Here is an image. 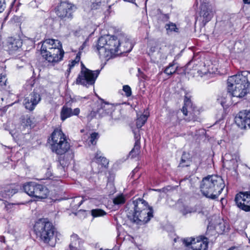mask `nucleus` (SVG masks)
Instances as JSON below:
<instances>
[{
  "label": "nucleus",
  "instance_id": "nucleus-18",
  "mask_svg": "<svg viewBox=\"0 0 250 250\" xmlns=\"http://www.w3.org/2000/svg\"><path fill=\"white\" fill-rule=\"evenodd\" d=\"M109 36H101L97 41L96 45L97 50L100 57L107 58L109 56L108 54H106L105 47L107 44Z\"/></svg>",
  "mask_w": 250,
  "mask_h": 250
},
{
  "label": "nucleus",
  "instance_id": "nucleus-32",
  "mask_svg": "<svg viewBox=\"0 0 250 250\" xmlns=\"http://www.w3.org/2000/svg\"><path fill=\"white\" fill-rule=\"evenodd\" d=\"M177 64V62L175 60H174L167 66L163 69V72L169 77L176 74Z\"/></svg>",
  "mask_w": 250,
  "mask_h": 250
},
{
  "label": "nucleus",
  "instance_id": "nucleus-15",
  "mask_svg": "<svg viewBox=\"0 0 250 250\" xmlns=\"http://www.w3.org/2000/svg\"><path fill=\"white\" fill-rule=\"evenodd\" d=\"M153 217V209L150 210H143L134 211L133 213V221L138 225H143L147 223Z\"/></svg>",
  "mask_w": 250,
  "mask_h": 250
},
{
  "label": "nucleus",
  "instance_id": "nucleus-44",
  "mask_svg": "<svg viewBox=\"0 0 250 250\" xmlns=\"http://www.w3.org/2000/svg\"><path fill=\"white\" fill-rule=\"evenodd\" d=\"M83 199L80 197H76L74 198L71 204L74 208H79L83 204Z\"/></svg>",
  "mask_w": 250,
  "mask_h": 250
},
{
  "label": "nucleus",
  "instance_id": "nucleus-45",
  "mask_svg": "<svg viewBox=\"0 0 250 250\" xmlns=\"http://www.w3.org/2000/svg\"><path fill=\"white\" fill-rule=\"evenodd\" d=\"M36 81V78L34 77H32L29 80L27 81L25 84L26 88L28 89L33 87L35 84Z\"/></svg>",
  "mask_w": 250,
  "mask_h": 250
},
{
  "label": "nucleus",
  "instance_id": "nucleus-33",
  "mask_svg": "<svg viewBox=\"0 0 250 250\" xmlns=\"http://www.w3.org/2000/svg\"><path fill=\"white\" fill-rule=\"evenodd\" d=\"M240 160L239 156L236 155L234 156V158L233 157L230 160H226L225 165H228V167L227 168L229 170H233L234 171L237 170L238 167V162Z\"/></svg>",
  "mask_w": 250,
  "mask_h": 250
},
{
  "label": "nucleus",
  "instance_id": "nucleus-62",
  "mask_svg": "<svg viewBox=\"0 0 250 250\" xmlns=\"http://www.w3.org/2000/svg\"><path fill=\"white\" fill-rule=\"evenodd\" d=\"M137 171V168H135L134 170H132V172L130 173L129 177H130V179L133 178L135 172Z\"/></svg>",
  "mask_w": 250,
  "mask_h": 250
},
{
  "label": "nucleus",
  "instance_id": "nucleus-56",
  "mask_svg": "<svg viewBox=\"0 0 250 250\" xmlns=\"http://www.w3.org/2000/svg\"><path fill=\"white\" fill-rule=\"evenodd\" d=\"M86 43H87V40H85L83 43V44H82V45L79 48V51H80L81 52H82V51L85 47L86 45Z\"/></svg>",
  "mask_w": 250,
  "mask_h": 250
},
{
  "label": "nucleus",
  "instance_id": "nucleus-14",
  "mask_svg": "<svg viewBox=\"0 0 250 250\" xmlns=\"http://www.w3.org/2000/svg\"><path fill=\"white\" fill-rule=\"evenodd\" d=\"M120 44V38L115 36H109L105 47L106 54H108V58L118 55Z\"/></svg>",
  "mask_w": 250,
  "mask_h": 250
},
{
  "label": "nucleus",
  "instance_id": "nucleus-60",
  "mask_svg": "<svg viewBox=\"0 0 250 250\" xmlns=\"http://www.w3.org/2000/svg\"><path fill=\"white\" fill-rule=\"evenodd\" d=\"M137 171V168H135L134 170H132V172L130 173L129 177H130V179L133 178L135 172Z\"/></svg>",
  "mask_w": 250,
  "mask_h": 250
},
{
  "label": "nucleus",
  "instance_id": "nucleus-8",
  "mask_svg": "<svg viewBox=\"0 0 250 250\" xmlns=\"http://www.w3.org/2000/svg\"><path fill=\"white\" fill-rule=\"evenodd\" d=\"M183 243L187 247L191 246L189 250H207L208 246L207 238L202 237L187 238L183 240Z\"/></svg>",
  "mask_w": 250,
  "mask_h": 250
},
{
  "label": "nucleus",
  "instance_id": "nucleus-49",
  "mask_svg": "<svg viewBox=\"0 0 250 250\" xmlns=\"http://www.w3.org/2000/svg\"><path fill=\"white\" fill-rule=\"evenodd\" d=\"M123 90L125 93L126 97H130L132 94V91L130 87L128 85H125L123 86Z\"/></svg>",
  "mask_w": 250,
  "mask_h": 250
},
{
  "label": "nucleus",
  "instance_id": "nucleus-12",
  "mask_svg": "<svg viewBox=\"0 0 250 250\" xmlns=\"http://www.w3.org/2000/svg\"><path fill=\"white\" fill-rule=\"evenodd\" d=\"M234 123L241 129H250V110L240 111L234 117Z\"/></svg>",
  "mask_w": 250,
  "mask_h": 250
},
{
  "label": "nucleus",
  "instance_id": "nucleus-55",
  "mask_svg": "<svg viewBox=\"0 0 250 250\" xmlns=\"http://www.w3.org/2000/svg\"><path fill=\"white\" fill-rule=\"evenodd\" d=\"M81 53L80 51H79V52L77 54L76 56L75 57V60H74L75 62H76L77 63L79 62L81 59Z\"/></svg>",
  "mask_w": 250,
  "mask_h": 250
},
{
  "label": "nucleus",
  "instance_id": "nucleus-54",
  "mask_svg": "<svg viewBox=\"0 0 250 250\" xmlns=\"http://www.w3.org/2000/svg\"><path fill=\"white\" fill-rule=\"evenodd\" d=\"M5 4V0H0V13L3 11Z\"/></svg>",
  "mask_w": 250,
  "mask_h": 250
},
{
  "label": "nucleus",
  "instance_id": "nucleus-27",
  "mask_svg": "<svg viewBox=\"0 0 250 250\" xmlns=\"http://www.w3.org/2000/svg\"><path fill=\"white\" fill-rule=\"evenodd\" d=\"M93 161L96 163L101 165L103 167L105 168L108 167L109 161L103 156L101 151L97 150L95 154Z\"/></svg>",
  "mask_w": 250,
  "mask_h": 250
},
{
  "label": "nucleus",
  "instance_id": "nucleus-35",
  "mask_svg": "<svg viewBox=\"0 0 250 250\" xmlns=\"http://www.w3.org/2000/svg\"><path fill=\"white\" fill-rule=\"evenodd\" d=\"M141 153V144H134L133 147L128 153L127 157L133 159L139 157Z\"/></svg>",
  "mask_w": 250,
  "mask_h": 250
},
{
  "label": "nucleus",
  "instance_id": "nucleus-26",
  "mask_svg": "<svg viewBox=\"0 0 250 250\" xmlns=\"http://www.w3.org/2000/svg\"><path fill=\"white\" fill-rule=\"evenodd\" d=\"M192 163V158L189 152L183 151L179 162L178 167H189Z\"/></svg>",
  "mask_w": 250,
  "mask_h": 250
},
{
  "label": "nucleus",
  "instance_id": "nucleus-40",
  "mask_svg": "<svg viewBox=\"0 0 250 250\" xmlns=\"http://www.w3.org/2000/svg\"><path fill=\"white\" fill-rule=\"evenodd\" d=\"M89 1L91 3L90 9L91 10L99 9L102 3L101 0H89Z\"/></svg>",
  "mask_w": 250,
  "mask_h": 250
},
{
  "label": "nucleus",
  "instance_id": "nucleus-30",
  "mask_svg": "<svg viewBox=\"0 0 250 250\" xmlns=\"http://www.w3.org/2000/svg\"><path fill=\"white\" fill-rule=\"evenodd\" d=\"M74 154L73 153L71 154H64L62 157H60L59 158V164L63 168L68 166L71 160L73 159Z\"/></svg>",
  "mask_w": 250,
  "mask_h": 250
},
{
  "label": "nucleus",
  "instance_id": "nucleus-37",
  "mask_svg": "<svg viewBox=\"0 0 250 250\" xmlns=\"http://www.w3.org/2000/svg\"><path fill=\"white\" fill-rule=\"evenodd\" d=\"M165 28L167 34L172 32L178 33L179 32V28L177 27L176 24L171 21H169L168 23H167L165 26Z\"/></svg>",
  "mask_w": 250,
  "mask_h": 250
},
{
  "label": "nucleus",
  "instance_id": "nucleus-36",
  "mask_svg": "<svg viewBox=\"0 0 250 250\" xmlns=\"http://www.w3.org/2000/svg\"><path fill=\"white\" fill-rule=\"evenodd\" d=\"M129 196L127 194L124 193H120L117 195L113 200V202L114 205H120L125 204Z\"/></svg>",
  "mask_w": 250,
  "mask_h": 250
},
{
  "label": "nucleus",
  "instance_id": "nucleus-58",
  "mask_svg": "<svg viewBox=\"0 0 250 250\" xmlns=\"http://www.w3.org/2000/svg\"><path fill=\"white\" fill-rule=\"evenodd\" d=\"M76 63H77L76 62H75L74 61L72 60L70 62V63H69L68 64V66L72 69L75 65V64Z\"/></svg>",
  "mask_w": 250,
  "mask_h": 250
},
{
  "label": "nucleus",
  "instance_id": "nucleus-17",
  "mask_svg": "<svg viewBox=\"0 0 250 250\" xmlns=\"http://www.w3.org/2000/svg\"><path fill=\"white\" fill-rule=\"evenodd\" d=\"M29 196L38 199H45L49 193L48 188H23Z\"/></svg>",
  "mask_w": 250,
  "mask_h": 250
},
{
  "label": "nucleus",
  "instance_id": "nucleus-21",
  "mask_svg": "<svg viewBox=\"0 0 250 250\" xmlns=\"http://www.w3.org/2000/svg\"><path fill=\"white\" fill-rule=\"evenodd\" d=\"M133 47V44L129 39L126 38L123 40L120 39L118 54H122L130 52Z\"/></svg>",
  "mask_w": 250,
  "mask_h": 250
},
{
  "label": "nucleus",
  "instance_id": "nucleus-43",
  "mask_svg": "<svg viewBox=\"0 0 250 250\" xmlns=\"http://www.w3.org/2000/svg\"><path fill=\"white\" fill-rule=\"evenodd\" d=\"M40 186H41V185L34 181H29L23 183L21 188H40Z\"/></svg>",
  "mask_w": 250,
  "mask_h": 250
},
{
  "label": "nucleus",
  "instance_id": "nucleus-51",
  "mask_svg": "<svg viewBox=\"0 0 250 250\" xmlns=\"http://www.w3.org/2000/svg\"><path fill=\"white\" fill-rule=\"evenodd\" d=\"M6 82L7 79L6 78L5 75H0V86L1 88H4L3 87L6 86Z\"/></svg>",
  "mask_w": 250,
  "mask_h": 250
},
{
  "label": "nucleus",
  "instance_id": "nucleus-4",
  "mask_svg": "<svg viewBox=\"0 0 250 250\" xmlns=\"http://www.w3.org/2000/svg\"><path fill=\"white\" fill-rule=\"evenodd\" d=\"M101 70L92 71L86 68L84 64L81 62V70L76 81L77 84H81L86 87L94 85L96 80L98 77Z\"/></svg>",
  "mask_w": 250,
  "mask_h": 250
},
{
  "label": "nucleus",
  "instance_id": "nucleus-16",
  "mask_svg": "<svg viewBox=\"0 0 250 250\" xmlns=\"http://www.w3.org/2000/svg\"><path fill=\"white\" fill-rule=\"evenodd\" d=\"M214 229L219 234H222L225 231L226 226L224 220L217 216L212 217L209 222L208 228Z\"/></svg>",
  "mask_w": 250,
  "mask_h": 250
},
{
  "label": "nucleus",
  "instance_id": "nucleus-53",
  "mask_svg": "<svg viewBox=\"0 0 250 250\" xmlns=\"http://www.w3.org/2000/svg\"><path fill=\"white\" fill-rule=\"evenodd\" d=\"M15 103H16V102H15L14 103H11L10 104H9L8 105L4 106L2 108H0V111H1L2 112V113H5L6 112L7 109L10 106H12Z\"/></svg>",
  "mask_w": 250,
  "mask_h": 250
},
{
  "label": "nucleus",
  "instance_id": "nucleus-25",
  "mask_svg": "<svg viewBox=\"0 0 250 250\" xmlns=\"http://www.w3.org/2000/svg\"><path fill=\"white\" fill-rule=\"evenodd\" d=\"M133 204L134 205V211H142L144 209L150 210V209H152L151 207L148 206L147 202L143 199L138 198L134 201Z\"/></svg>",
  "mask_w": 250,
  "mask_h": 250
},
{
  "label": "nucleus",
  "instance_id": "nucleus-47",
  "mask_svg": "<svg viewBox=\"0 0 250 250\" xmlns=\"http://www.w3.org/2000/svg\"><path fill=\"white\" fill-rule=\"evenodd\" d=\"M132 131L134 134V138L135 140L134 144H141V136L140 134V131L139 130H138L137 131L133 130Z\"/></svg>",
  "mask_w": 250,
  "mask_h": 250
},
{
  "label": "nucleus",
  "instance_id": "nucleus-50",
  "mask_svg": "<svg viewBox=\"0 0 250 250\" xmlns=\"http://www.w3.org/2000/svg\"><path fill=\"white\" fill-rule=\"evenodd\" d=\"M97 115H98V112L97 111V106L96 107L95 109H93L90 111V112L87 115V118L89 121L91 120L94 117L96 116Z\"/></svg>",
  "mask_w": 250,
  "mask_h": 250
},
{
  "label": "nucleus",
  "instance_id": "nucleus-9",
  "mask_svg": "<svg viewBox=\"0 0 250 250\" xmlns=\"http://www.w3.org/2000/svg\"><path fill=\"white\" fill-rule=\"evenodd\" d=\"M225 181L221 176L209 175L203 178L200 188H225Z\"/></svg>",
  "mask_w": 250,
  "mask_h": 250
},
{
  "label": "nucleus",
  "instance_id": "nucleus-7",
  "mask_svg": "<svg viewBox=\"0 0 250 250\" xmlns=\"http://www.w3.org/2000/svg\"><path fill=\"white\" fill-rule=\"evenodd\" d=\"M42 88L40 86L34 88L28 96L25 97L23 102L25 108L29 111L33 110L41 100Z\"/></svg>",
  "mask_w": 250,
  "mask_h": 250
},
{
  "label": "nucleus",
  "instance_id": "nucleus-52",
  "mask_svg": "<svg viewBox=\"0 0 250 250\" xmlns=\"http://www.w3.org/2000/svg\"><path fill=\"white\" fill-rule=\"evenodd\" d=\"M217 102L218 103H220L223 107L227 106V101L225 98L221 97L220 98H218Z\"/></svg>",
  "mask_w": 250,
  "mask_h": 250
},
{
  "label": "nucleus",
  "instance_id": "nucleus-57",
  "mask_svg": "<svg viewBox=\"0 0 250 250\" xmlns=\"http://www.w3.org/2000/svg\"><path fill=\"white\" fill-rule=\"evenodd\" d=\"M14 205V204H6L5 205V208L7 210H9L11 208H12L13 207V206Z\"/></svg>",
  "mask_w": 250,
  "mask_h": 250
},
{
  "label": "nucleus",
  "instance_id": "nucleus-46",
  "mask_svg": "<svg viewBox=\"0 0 250 250\" xmlns=\"http://www.w3.org/2000/svg\"><path fill=\"white\" fill-rule=\"evenodd\" d=\"M16 188H8L6 192L2 195V197L5 198H9L14 194L16 191Z\"/></svg>",
  "mask_w": 250,
  "mask_h": 250
},
{
  "label": "nucleus",
  "instance_id": "nucleus-20",
  "mask_svg": "<svg viewBox=\"0 0 250 250\" xmlns=\"http://www.w3.org/2000/svg\"><path fill=\"white\" fill-rule=\"evenodd\" d=\"M200 15L203 18L202 23L204 26H205L211 20L213 17L212 11L206 3L201 4Z\"/></svg>",
  "mask_w": 250,
  "mask_h": 250
},
{
  "label": "nucleus",
  "instance_id": "nucleus-1",
  "mask_svg": "<svg viewBox=\"0 0 250 250\" xmlns=\"http://www.w3.org/2000/svg\"><path fill=\"white\" fill-rule=\"evenodd\" d=\"M248 74V72L243 71L229 77L227 92L230 97L242 99L249 93L250 82Z\"/></svg>",
  "mask_w": 250,
  "mask_h": 250
},
{
  "label": "nucleus",
  "instance_id": "nucleus-31",
  "mask_svg": "<svg viewBox=\"0 0 250 250\" xmlns=\"http://www.w3.org/2000/svg\"><path fill=\"white\" fill-rule=\"evenodd\" d=\"M197 65L195 63V61L192 60L188 62L187 64L183 67L179 66L178 64L176 65V74L181 75H186L187 73V70H191V68L189 67L190 65H192V68L193 69L194 65Z\"/></svg>",
  "mask_w": 250,
  "mask_h": 250
},
{
  "label": "nucleus",
  "instance_id": "nucleus-11",
  "mask_svg": "<svg viewBox=\"0 0 250 250\" xmlns=\"http://www.w3.org/2000/svg\"><path fill=\"white\" fill-rule=\"evenodd\" d=\"M182 112L184 115L188 116L189 114L191 119L196 121L198 118V115L200 113V110L197 106L192 103L189 97L185 96L184 105L182 108Z\"/></svg>",
  "mask_w": 250,
  "mask_h": 250
},
{
  "label": "nucleus",
  "instance_id": "nucleus-29",
  "mask_svg": "<svg viewBox=\"0 0 250 250\" xmlns=\"http://www.w3.org/2000/svg\"><path fill=\"white\" fill-rule=\"evenodd\" d=\"M178 208L179 212L184 216L188 213H192L196 211V208L189 205L186 204H178Z\"/></svg>",
  "mask_w": 250,
  "mask_h": 250
},
{
  "label": "nucleus",
  "instance_id": "nucleus-42",
  "mask_svg": "<svg viewBox=\"0 0 250 250\" xmlns=\"http://www.w3.org/2000/svg\"><path fill=\"white\" fill-rule=\"evenodd\" d=\"M91 215L94 217H97L104 216L106 214L105 212L101 209H93L91 210Z\"/></svg>",
  "mask_w": 250,
  "mask_h": 250
},
{
  "label": "nucleus",
  "instance_id": "nucleus-41",
  "mask_svg": "<svg viewBox=\"0 0 250 250\" xmlns=\"http://www.w3.org/2000/svg\"><path fill=\"white\" fill-rule=\"evenodd\" d=\"M99 138V135L97 132H93L90 134L89 138V143H90L93 146H95L97 143V141Z\"/></svg>",
  "mask_w": 250,
  "mask_h": 250
},
{
  "label": "nucleus",
  "instance_id": "nucleus-3",
  "mask_svg": "<svg viewBox=\"0 0 250 250\" xmlns=\"http://www.w3.org/2000/svg\"><path fill=\"white\" fill-rule=\"evenodd\" d=\"M47 143L50 145L51 151L57 155H63L70 149V144L60 128L54 129L47 139Z\"/></svg>",
  "mask_w": 250,
  "mask_h": 250
},
{
  "label": "nucleus",
  "instance_id": "nucleus-2",
  "mask_svg": "<svg viewBox=\"0 0 250 250\" xmlns=\"http://www.w3.org/2000/svg\"><path fill=\"white\" fill-rule=\"evenodd\" d=\"M34 229L37 236L44 243L51 247L55 246L57 232L51 222H45L44 219H40L36 222Z\"/></svg>",
  "mask_w": 250,
  "mask_h": 250
},
{
  "label": "nucleus",
  "instance_id": "nucleus-28",
  "mask_svg": "<svg viewBox=\"0 0 250 250\" xmlns=\"http://www.w3.org/2000/svg\"><path fill=\"white\" fill-rule=\"evenodd\" d=\"M57 41L58 40H54L52 39H48L41 42L42 45L40 48L41 54H43V52H46L47 50L51 48V47H54L55 45H57Z\"/></svg>",
  "mask_w": 250,
  "mask_h": 250
},
{
  "label": "nucleus",
  "instance_id": "nucleus-19",
  "mask_svg": "<svg viewBox=\"0 0 250 250\" xmlns=\"http://www.w3.org/2000/svg\"><path fill=\"white\" fill-rule=\"evenodd\" d=\"M80 112L79 108H76L74 110L70 107H68L65 105H63L61 109L60 112V118L63 122L67 118L72 116H78Z\"/></svg>",
  "mask_w": 250,
  "mask_h": 250
},
{
  "label": "nucleus",
  "instance_id": "nucleus-22",
  "mask_svg": "<svg viewBox=\"0 0 250 250\" xmlns=\"http://www.w3.org/2000/svg\"><path fill=\"white\" fill-rule=\"evenodd\" d=\"M22 41L20 39L10 37L7 40V46L8 50L13 52L21 48L22 46Z\"/></svg>",
  "mask_w": 250,
  "mask_h": 250
},
{
  "label": "nucleus",
  "instance_id": "nucleus-24",
  "mask_svg": "<svg viewBox=\"0 0 250 250\" xmlns=\"http://www.w3.org/2000/svg\"><path fill=\"white\" fill-rule=\"evenodd\" d=\"M71 242L69 244L70 250H84L81 247V245L83 243V240L80 239L78 235L73 234L70 237Z\"/></svg>",
  "mask_w": 250,
  "mask_h": 250
},
{
  "label": "nucleus",
  "instance_id": "nucleus-64",
  "mask_svg": "<svg viewBox=\"0 0 250 250\" xmlns=\"http://www.w3.org/2000/svg\"><path fill=\"white\" fill-rule=\"evenodd\" d=\"M243 1L244 4H250V0H243Z\"/></svg>",
  "mask_w": 250,
  "mask_h": 250
},
{
  "label": "nucleus",
  "instance_id": "nucleus-39",
  "mask_svg": "<svg viewBox=\"0 0 250 250\" xmlns=\"http://www.w3.org/2000/svg\"><path fill=\"white\" fill-rule=\"evenodd\" d=\"M115 174L110 171L108 172L107 176V185L106 186L108 188H115L114 180Z\"/></svg>",
  "mask_w": 250,
  "mask_h": 250
},
{
  "label": "nucleus",
  "instance_id": "nucleus-34",
  "mask_svg": "<svg viewBox=\"0 0 250 250\" xmlns=\"http://www.w3.org/2000/svg\"><path fill=\"white\" fill-rule=\"evenodd\" d=\"M21 123L25 127L33 128L34 127V118L29 115L22 116L21 118Z\"/></svg>",
  "mask_w": 250,
  "mask_h": 250
},
{
  "label": "nucleus",
  "instance_id": "nucleus-13",
  "mask_svg": "<svg viewBox=\"0 0 250 250\" xmlns=\"http://www.w3.org/2000/svg\"><path fill=\"white\" fill-rule=\"evenodd\" d=\"M237 206L245 211H250V191L240 192L235 197Z\"/></svg>",
  "mask_w": 250,
  "mask_h": 250
},
{
  "label": "nucleus",
  "instance_id": "nucleus-59",
  "mask_svg": "<svg viewBox=\"0 0 250 250\" xmlns=\"http://www.w3.org/2000/svg\"><path fill=\"white\" fill-rule=\"evenodd\" d=\"M157 16H158V17L159 16H162L163 15L165 14L164 13H163L162 10L161 9H160V8L157 9Z\"/></svg>",
  "mask_w": 250,
  "mask_h": 250
},
{
  "label": "nucleus",
  "instance_id": "nucleus-6",
  "mask_svg": "<svg viewBox=\"0 0 250 250\" xmlns=\"http://www.w3.org/2000/svg\"><path fill=\"white\" fill-rule=\"evenodd\" d=\"M74 5L68 1H61L54 10L60 22L69 21L73 18V8Z\"/></svg>",
  "mask_w": 250,
  "mask_h": 250
},
{
  "label": "nucleus",
  "instance_id": "nucleus-10",
  "mask_svg": "<svg viewBox=\"0 0 250 250\" xmlns=\"http://www.w3.org/2000/svg\"><path fill=\"white\" fill-rule=\"evenodd\" d=\"M96 96L99 100L96 103V105H97V111L99 117L109 116L112 118V113L115 109L114 105L108 102H105L104 99L101 98L97 95Z\"/></svg>",
  "mask_w": 250,
  "mask_h": 250
},
{
  "label": "nucleus",
  "instance_id": "nucleus-63",
  "mask_svg": "<svg viewBox=\"0 0 250 250\" xmlns=\"http://www.w3.org/2000/svg\"><path fill=\"white\" fill-rule=\"evenodd\" d=\"M71 68H70V67H68V69H67V70L65 72V75L66 76V77H67L69 75V74L71 72Z\"/></svg>",
  "mask_w": 250,
  "mask_h": 250
},
{
  "label": "nucleus",
  "instance_id": "nucleus-61",
  "mask_svg": "<svg viewBox=\"0 0 250 250\" xmlns=\"http://www.w3.org/2000/svg\"><path fill=\"white\" fill-rule=\"evenodd\" d=\"M137 171V168H135L134 170H132V172L130 173L129 177H130V179L133 178L135 172Z\"/></svg>",
  "mask_w": 250,
  "mask_h": 250
},
{
  "label": "nucleus",
  "instance_id": "nucleus-48",
  "mask_svg": "<svg viewBox=\"0 0 250 250\" xmlns=\"http://www.w3.org/2000/svg\"><path fill=\"white\" fill-rule=\"evenodd\" d=\"M170 19V14H165L163 15L162 16H159L157 17V20L158 21H161L162 22H165L168 21Z\"/></svg>",
  "mask_w": 250,
  "mask_h": 250
},
{
  "label": "nucleus",
  "instance_id": "nucleus-38",
  "mask_svg": "<svg viewBox=\"0 0 250 250\" xmlns=\"http://www.w3.org/2000/svg\"><path fill=\"white\" fill-rule=\"evenodd\" d=\"M147 120V116L145 115H141L138 117L136 121V125L138 129L141 128L146 123Z\"/></svg>",
  "mask_w": 250,
  "mask_h": 250
},
{
  "label": "nucleus",
  "instance_id": "nucleus-5",
  "mask_svg": "<svg viewBox=\"0 0 250 250\" xmlns=\"http://www.w3.org/2000/svg\"><path fill=\"white\" fill-rule=\"evenodd\" d=\"M57 45L51 47L46 52L41 54L42 57L49 63V65L54 66L56 63L62 61L63 58L64 52L62 49V44L60 41H57Z\"/></svg>",
  "mask_w": 250,
  "mask_h": 250
},
{
  "label": "nucleus",
  "instance_id": "nucleus-23",
  "mask_svg": "<svg viewBox=\"0 0 250 250\" xmlns=\"http://www.w3.org/2000/svg\"><path fill=\"white\" fill-rule=\"evenodd\" d=\"M223 189V188H220V190L216 191L214 188H201L200 191L205 197L213 200H216L222 193Z\"/></svg>",
  "mask_w": 250,
  "mask_h": 250
}]
</instances>
